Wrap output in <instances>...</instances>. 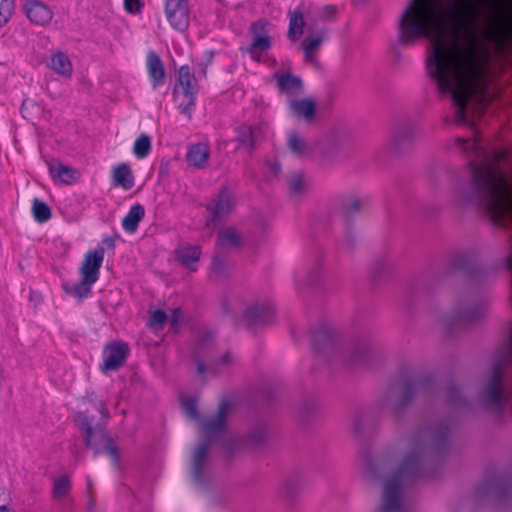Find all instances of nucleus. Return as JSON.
Listing matches in <instances>:
<instances>
[{
	"label": "nucleus",
	"mask_w": 512,
	"mask_h": 512,
	"mask_svg": "<svg viewBox=\"0 0 512 512\" xmlns=\"http://www.w3.org/2000/svg\"><path fill=\"white\" fill-rule=\"evenodd\" d=\"M398 42H430L426 67L441 94L451 97L455 119L472 124L470 111L484 108L488 46L500 42L490 0H410L398 20Z\"/></svg>",
	"instance_id": "obj_1"
},
{
	"label": "nucleus",
	"mask_w": 512,
	"mask_h": 512,
	"mask_svg": "<svg viewBox=\"0 0 512 512\" xmlns=\"http://www.w3.org/2000/svg\"><path fill=\"white\" fill-rule=\"evenodd\" d=\"M450 432V422L418 428L390 446L376 462L368 463L367 481L380 482L383 487L376 512H408L403 500L404 485L426 472L430 454L446 443Z\"/></svg>",
	"instance_id": "obj_2"
},
{
	"label": "nucleus",
	"mask_w": 512,
	"mask_h": 512,
	"mask_svg": "<svg viewBox=\"0 0 512 512\" xmlns=\"http://www.w3.org/2000/svg\"><path fill=\"white\" fill-rule=\"evenodd\" d=\"M185 415L198 422L200 442L196 445L191 457V475L196 486L204 485L209 479V445L223 438L232 437L227 431V419L232 412L233 405L229 399H222L214 414L200 419L197 402L193 398L182 401Z\"/></svg>",
	"instance_id": "obj_3"
},
{
	"label": "nucleus",
	"mask_w": 512,
	"mask_h": 512,
	"mask_svg": "<svg viewBox=\"0 0 512 512\" xmlns=\"http://www.w3.org/2000/svg\"><path fill=\"white\" fill-rule=\"evenodd\" d=\"M92 406L99 411L101 418L95 421L92 411L87 409L84 412L77 413L75 421L82 432L83 439L88 448L92 449L96 455L105 452L115 464L118 462V451L113 439L106 433L104 426L109 418V414L100 400H91Z\"/></svg>",
	"instance_id": "obj_4"
},
{
	"label": "nucleus",
	"mask_w": 512,
	"mask_h": 512,
	"mask_svg": "<svg viewBox=\"0 0 512 512\" xmlns=\"http://www.w3.org/2000/svg\"><path fill=\"white\" fill-rule=\"evenodd\" d=\"M488 304L474 291L467 290L456 298L445 322L449 325H472L484 318Z\"/></svg>",
	"instance_id": "obj_5"
},
{
	"label": "nucleus",
	"mask_w": 512,
	"mask_h": 512,
	"mask_svg": "<svg viewBox=\"0 0 512 512\" xmlns=\"http://www.w3.org/2000/svg\"><path fill=\"white\" fill-rule=\"evenodd\" d=\"M425 385L426 380L423 377L407 379L399 388H391L385 393L381 406L389 409L395 418H400Z\"/></svg>",
	"instance_id": "obj_6"
},
{
	"label": "nucleus",
	"mask_w": 512,
	"mask_h": 512,
	"mask_svg": "<svg viewBox=\"0 0 512 512\" xmlns=\"http://www.w3.org/2000/svg\"><path fill=\"white\" fill-rule=\"evenodd\" d=\"M275 315V307L271 301L266 298H253L243 303L236 319L248 328H258L271 324Z\"/></svg>",
	"instance_id": "obj_7"
},
{
	"label": "nucleus",
	"mask_w": 512,
	"mask_h": 512,
	"mask_svg": "<svg viewBox=\"0 0 512 512\" xmlns=\"http://www.w3.org/2000/svg\"><path fill=\"white\" fill-rule=\"evenodd\" d=\"M103 258L104 249L101 247L87 252L80 268V283L74 287L64 285L66 292L74 295L78 299L87 297L91 292L92 285L98 280L99 269L102 265Z\"/></svg>",
	"instance_id": "obj_8"
},
{
	"label": "nucleus",
	"mask_w": 512,
	"mask_h": 512,
	"mask_svg": "<svg viewBox=\"0 0 512 512\" xmlns=\"http://www.w3.org/2000/svg\"><path fill=\"white\" fill-rule=\"evenodd\" d=\"M178 83L179 86L174 88V98L181 113L190 119L198 90L196 78L187 65L181 66L178 70Z\"/></svg>",
	"instance_id": "obj_9"
},
{
	"label": "nucleus",
	"mask_w": 512,
	"mask_h": 512,
	"mask_svg": "<svg viewBox=\"0 0 512 512\" xmlns=\"http://www.w3.org/2000/svg\"><path fill=\"white\" fill-rule=\"evenodd\" d=\"M214 344V336L211 332L201 333L195 343L193 349V360L197 366V373L204 375L208 368L204 364L203 359L208 356ZM232 363V356L229 352H226L219 361L213 362L209 366V371L212 373H218L222 367H227Z\"/></svg>",
	"instance_id": "obj_10"
},
{
	"label": "nucleus",
	"mask_w": 512,
	"mask_h": 512,
	"mask_svg": "<svg viewBox=\"0 0 512 512\" xmlns=\"http://www.w3.org/2000/svg\"><path fill=\"white\" fill-rule=\"evenodd\" d=\"M417 133V125L413 121H404L395 125L389 140L388 150L394 155H403L409 152Z\"/></svg>",
	"instance_id": "obj_11"
},
{
	"label": "nucleus",
	"mask_w": 512,
	"mask_h": 512,
	"mask_svg": "<svg viewBox=\"0 0 512 512\" xmlns=\"http://www.w3.org/2000/svg\"><path fill=\"white\" fill-rule=\"evenodd\" d=\"M234 206L235 200L232 193L227 188H223L208 206L211 216L207 219L206 226L214 227L218 220L232 213Z\"/></svg>",
	"instance_id": "obj_12"
},
{
	"label": "nucleus",
	"mask_w": 512,
	"mask_h": 512,
	"mask_svg": "<svg viewBox=\"0 0 512 512\" xmlns=\"http://www.w3.org/2000/svg\"><path fill=\"white\" fill-rule=\"evenodd\" d=\"M267 22L257 21L251 25L252 42L243 50L249 53L252 59L260 61L262 53L267 52L271 48V37L266 30Z\"/></svg>",
	"instance_id": "obj_13"
},
{
	"label": "nucleus",
	"mask_w": 512,
	"mask_h": 512,
	"mask_svg": "<svg viewBox=\"0 0 512 512\" xmlns=\"http://www.w3.org/2000/svg\"><path fill=\"white\" fill-rule=\"evenodd\" d=\"M166 16L173 28H175L178 31L184 32L189 25V12L187 1H166Z\"/></svg>",
	"instance_id": "obj_14"
},
{
	"label": "nucleus",
	"mask_w": 512,
	"mask_h": 512,
	"mask_svg": "<svg viewBox=\"0 0 512 512\" xmlns=\"http://www.w3.org/2000/svg\"><path fill=\"white\" fill-rule=\"evenodd\" d=\"M129 349L124 343L114 342L107 345L103 351V371H113L123 365Z\"/></svg>",
	"instance_id": "obj_15"
},
{
	"label": "nucleus",
	"mask_w": 512,
	"mask_h": 512,
	"mask_svg": "<svg viewBox=\"0 0 512 512\" xmlns=\"http://www.w3.org/2000/svg\"><path fill=\"white\" fill-rule=\"evenodd\" d=\"M308 12L302 7H298L293 11H289V29L287 36L291 41H296L303 34V29L307 26L309 31H314L315 20L309 21L308 23L304 19V15Z\"/></svg>",
	"instance_id": "obj_16"
},
{
	"label": "nucleus",
	"mask_w": 512,
	"mask_h": 512,
	"mask_svg": "<svg viewBox=\"0 0 512 512\" xmlns=\"http://www.w3.org/2000/svg\"><path fill=\"white\" fill-rule=\"evenodd\" d=\"M52 498L63 507L73 504L71 496V479L68 475H61L53 479Z\"/></svg>",
	"instance_id": "obj_17"
},
{
	"label": "nucleus",
	"mask_w": 512,
	"mask_h": 512,
	"mask_svg": "<svg viewBox=\"0 0 512 512\" xmlns=\"http://www.w3.org/2000/svg\"><path fill=\"white\" fill-rule=\"evenodd\" d=\"M243 234L234 227H225L217 235V248L220 251H229L241 247Z\"/></svg>",
	"instance_id": "obj_18"
},
{
	"label": "nucleus",
	"mask_w": 512,
	"mask_h": 512,
	"mask_svg": "<svg viewBox=\"0 0 512 512\" xmlns=\"http://www.w3.org/2000/svg\"><path fill=\"white\" fill-rule=\"evenodd\" d=\"M25 12L29 20L38 25L48 24L53 17L51 9L36 0H30L25 3Z\"/></svg>",
	"instance_id": "obj_19"
},
{
	"label": "nucleus",
	"mask_w": 512,
	"mask_h": 512,
	"mask_svg": "<svg viewBox=\"0 0 512 512\" xmlns=\"http://www.w3.org/2000/svg\"><path fill=\"white\" fill-rule=\"evenodd\" d=\"M366 204V198L358 193L343 194L338 198V205L345 217L361 212Z\"/></svg>",
	"instance_id": "obj_20"
},
{
	"label": "nucleus",
	"mask_w": 512,
	"mask_h": 512,
	"mask_svg": "<svg viewBox=\"0 0 512 512\" xmlns=\"http://www.w3.org/2000/svg\"><path fill=\"white\" fill-rule=\"evenodd\" d=\"M312 345L316 352H322L330 347L337 338V332L329 325H320L312 333Z\"/></svg>",
	"instance_id": "obj_21"
},
{
	"label": "nucleus",
	"mask_w": 512,
	"mask_h": 512,
	"mask_svg": "<svg viewBox=\"0 0 512 512\" xmlns=\"http://www.w3.org/2000/svg\"><path fill=\"white\" fill-rule=\"evenodd\" d=\"M147 72L153 88L164 84L165 69L160 57L153 51H150L146 60Z\"/></svg>",
	"instance_id": "obj_22"
},
{
	"label": "nucleus",
	"mask_w": 512,
	"mask_h": 512,
	"mask_svg": "<svg viewBox=\"0 0 512 512\" xmlns=\"http://www.w3.org/2000/svg\"><path fill=\"white\" fill-rule=\"evenodd\" d=\"M289 108L294 116L310 122L315 116L316 103L310 98L292 99L289 101Z\"/></svg>",
	"instance_id": "obj_23"
},
{
	"label": "nucleus",
	"mask_w": 512,
	"mask_h": 512,
	"mask_svg": "<svg viewBox=\"0 0 512 512\" xmlns=\"http://www.w3.org/2000/svg\"><path fill=\"white\" fill-rule=\"evenodd\" d=\"M49 173L54 180L70 185L77 182L80 178V172L70 166L61 163L49 165Z\"/></svg>",
	"instance_id": "obj_24"
},
{
	"label": "nucleus",
	"mask_w": 512,
	"mask_h": 512,
	"mask_svg": "<svg viewBox=\"0 0 512 512\" xmlns=\"http://www.w3.org/2000/svg\"><path fill=\"white\" fill-rule=\"evenodd\" d=\"M277 85L282 93L296 96L302 93L303 84L299 77L291 74H275Z\"/></svg>",
	"instance_id": "obj_25"
},
{
	"label": "nucleus",
	"mask_w": 512,
	"mask_h": 512,
	"mask_svg": "<svg viewBox=\"0 0 512 512\" xmlns=\"http://www.w3.org/2000/svg\"><path fill=\"white\" fill-rule=\"evenodd\" d=\"M177 260L191 271H195L194 264L199 260L201 249L198 245L181 246L175 251Z\"/></svg>",
	"instance_id": "obj_26"
},
{
	"label": "nucleus",
	"mask_w": 512,
	"mask_h": 512,
	"mask_svg": "<svg viewBox=\"0 0 512 512\" xmlns=\"http://www.w3.org/2000/svg\"><path fill=\"white\" fill-rule=\"evenodd\" d=\"M210 155L208 145L204 143H197L192 145L186 155L187 163L195 168H203Z\"/></svg>",
	"instance_id": "obj_27"
},
{
	"label": "nucleus",
	"mask_w": 512,
	"mask_h": 512,
	"mask_svg": "<svg viewBox=\"0 0 512 512\" xmlns=\"http://www.w3.org/2000/svg\"><path fill=\"white\" fill-rule=\"evenodd\" d=\"M476 260L477 255L473 250H460L451 255L449 266L454 270H467L475 264Z\"/></svg>",
	"instance_id": "obj_28"
},
{
	"label": "nucleus",
	"mask_w": 512,
	"mask_h": 512,
	"mask_svg": "<svg viewBox=\"0 0 512 512\" xmlns=\"http://www.w3.org/2000/svg\"><path fill=\"white\" fill-rule=\"evenodd\" d=\"M288 192L293 198L303 197L308 190V181L302 172H294L287 179Z\"/></svg>",
	"instance_id": "obj_29"
},
{
	"label": "nucleus",
	"mask_w": 512,
	"mask_h": 512,
	"mask_svg": "<svg viewBox=\"0 0 512 512\" xmlns=\"http://www.w3.org/2000/svg\"><path fill=\"white\" fill-rule=\"evenodd\" d=\"M287 147L297 157H303L310 151L306 139L296 131H290L287 136Z\"/></svg>",
	"instance_id": "obj_30"
},
{
	"label": "nucleus",
	"mask_w": 512,
	"mask_h": 512,
	"mask_svg": "<svg viewBox=\"0 0 512 512\" xmlns=\"http://www.w3.org/2000/svg\"><path fill=\"white\" fill-rule=\"evenodd\" d=\"M145 211L142 205H133L126 216L122 220V226L128 233H133L137 230L139 222L143 219Z\"/></svg>",
	"instance_id": "obj_31"
},
{
	"label": "nucleus",
	"mask_w": 512,
	"mask_h": 512,
	"mask_svg": "<svg viewBox=\"0 0 512 512\" xmlns=\"http://www.w3.org/2000/svg\"><path fill=\"white\" fill-rule=\"evenodd\" d=\"M112 178L117 186L128 190L134 185V177L128 165L120 164L114 168Z\"/></svg>",
	"instance_id": "obj_32"
},
{
	"label": "nucleus",
	"mask_w": 512,
	"mask_h": 512,
	"mask_svg": "<svg viewBox=\"0 0 512 512\" xmlns=\"http://www.w3.org/2000/svg\"><path fill=\"white\" fill-rule=\"evenodd\" d=\"M259 137V129L252 126H241L238 129L237 140L247 150L256 147Z\"/></svg>",
	"instance_id": "obj_33"
},
{
	"label": "nucleus",
	"mask_w": 512,
	"mask_h": 512,
	"mask_svg": "<svg viewBox=\"0 0 512 512\" xmlns=\"http://www.w3.org/2000/svg\"><path fill=\"white\" fill-rule=\"evenodd\" d=\"M51 69L65 77H70L72 74V64L68 56L63 52H56L51 57Z\"/></svg>",
	"instance_id": "obj_34"
},
{
	"label": "nucleus",
	"mask_w": 512,
	"mask_h": 512,
	"mask_svg": "<svg viewBox=\"0 0 512 512\" xmlns=\"http://www.w3.org/2000/svg\"><path fill=\"white\" fill-rule=\"evenodd\" d=\"M326 36V29H320L307 36L302 42L304 52L316 51L321 46Z\"/></svg>",
	"instance_id": "obj_35"
},
{
	"label": "nucleus",
	"mask_w": 512,
	"mask_h": 512,
	"mask_svg": "<svg viewBox=\"0 0 512 512\" xmlns=\"http://www.w3.org/2000/svg\"><path fill=\"white\" fill-rule=\"evenodd\" d=\"M32 213L34 219L39 223L47 222L51 218V210L49 206L37 198L33 200Z\"/></svg>",
	"instance_id": "obj_36"
},
{
	"label": "nucleus",
	"mask_w": 512,
	"mask_h": 512,
	"mask_svg": "<svg viewBox=\"0 0 512 512\" xmlns=\"http://www.w3.org/2000/svg\"><path fill=\"white\" fill-rule=\"evenodd\" d=\"M151 151V139L146 134H141L134 142L133 153L138 159L145 158Z\"/></svg>",
	"instance_id": "obj_37"
},
{
	"label": "nucleus",
	"mask_w": 512,
	"mask_h": 512,
	"mask_svg": "<svg viewBox=\"0 0 512 512\" xmlns=\"http://www.w3.org/2000/svg\"><path fill=\"white\" fill-rule=\"evenodd\" d=\"M270 434V428L267 424L256 425L249 433V441L254 445L263 443Z\"/></svg>",
	"instance_id": "obj_38"
},
{
	"label": "nucleus",
	"mask_w": 512,
	"mask_h": 512,
	"mask_svg": "<svg viewBox=\"0 0 512 512\" xmlns=\"http://www.w3.org/2000/svg\"><path fill=\"white\" fill-rule=\"evenodd\" d=\"M371 350V343L367 339H358L351 347V354L355 360L365 358Z\"/></svg>",
	"instance_id": "obj_39"
},
{
	"label": "nucleus",
	"mask_w": 512,
	"mask_h": 512,
	"mask_svg": "<svg viewBox=\"0 0 512 512\" xmlns=\"http://www.w3.org/2000/svg\"><path fill=\"white\" fill-rule=\"evenodd\" d=\"M228 274V264L225 261L215 257L211 265V277L215 280H219L227 277Z\"/></svg>",
	"instance_id": "obj_40"
},
{
	"label": "nucleus",
	"mask_w": 512,
	"mask_h": 512,
	"mask_svg": "<svg viewBox=\"0 0 512 512\" xmlns=\"http://www.w3.org/2000/svg\"><path fill=\"white\" fill-rule=\"evenodd\" d=\"M14 11L13 0H0V27L6 24Z\"/></svg>",
	"instance_id": "obj_41"
},
{
	"label": "nucleus",
	"mask_w": 512,
	"mask_h": 512,
	"mask_svg": "<svg viewBox=\"0 0 512 512\" xmlns=\"http://www.w3.org/2000/svg\"><path fill=\"white\" fill-rule=\"evenodd\" d=\"M446 397L449 403L456 407H461L465 403V400L463 399L458 387L456 386H450L447 388Z\"/></svg>",
	"instance_id": "obj_42"
},
{
	"label": "nucleus",
	"mask_w": 512,
	"mask_h": 512,
	"mask_svg": "<svg viewBox=\"0 0 512 512\" xmlns=\"http://www.w3.org/2000/svg\"><path fill=\"white\" fill-rule=\"evenodd\" d=\"M318 411V404L315 401H305L300 406V415L304 420L309 419Z\"/></svg>",
	"instance_id": "obj_43"
},
{
	"label": "nucleus",
	"mask_w": 512,
	"mask_h": 512,
	"mask_svg": "<svg viewBox=\"0 0 512 512\" xmlns=\"http://www.w3.org/2000/svg\"><path fill=\"white\" fill-rule=\"evenodd\" d=\"M167 319L168 315L163 310H155L150 315L149 324L153 327L161 326Z\"/></svg>",
	"instance_id": "obj_44"
},
{
	"label": "nucleus",
	"mask_w": 512,
	"mask_h": 512,
	"mask_svg": "<svg viewBox=\"0 0 512 512\" xmlns=\"http://www.w3.org/2000/svg\"><path fill=\"white\" fill-rule=\"evenodd\" d=\"M181 319H182V312L180 309H173L171 314L168 316V319L171 323V326L176 329L180 322H181Z\"/></svg>",
	"instance_id": "obj_45"
},
{
	"label": "nucleus",
	"mask_w": 512,
	"mask_h": 512,
	"mask_svg": "<svg viewBox=\"0 0 512 512\" xmlns=\"http://www.w3.org/2000/svg\"><path fill=\"white\" fill-rule=\"evenodd\" d=\"M125 9L130 13H136L140 10V0H124Z\"/></svg>",
	"instance_id": "obj_46"
},
{
	"label": "nucleus",
	"mask_w": 512,
	"mask_h": 512,
	"mask_svg": "<svg viewBox=\"0 0 512 512\" xmlns=\"http://www.w3.org/2000/svg\"><path fill=\"white\" fill-rule=\"evenodd\" d=\"M267 166L269 167V170L273 176L277 177L280 174L281 165L277 160L267 161Z\"/></svg>",
	"instance_id": "obj_47"
},
{
	"label": "nucleus",
	"mask_w": 512,
	"mask_h": 512,
	"mask_svg": "<svg viewBox=\"0 0 512 512\" xmlns=\"http://www.w3.org/2000/svg\"><path fill=\"white\" fill-rule=\"evenodd\" d=\"M336 8L332 5H326L323 7L321 17L323 19H329L335 14Z\"/></svg>",
	"instance_id": "obj_48"
},
{
	"label": "nucleus",
	"mask_w": 512,
	"mask_h": 512,
	"mask_svg": "<svg viewBox=\"0 0 512 512\" xmlns=\"http://www.w3.org/2000/svg\"><path fill=\"white\" fill-rule=\"evenodd\" d=\"M221 309L225 314H233L234 312L232 304L226 299L222 301Z\"/></svg>",
	"instance_id": "obj_49"
},
{
	"label": "nucleus",
	"mask_w": 512,
	"mask_h": 512,
	"mask_svg": "<svg viewBox=\"0 0 512 512\" xmlns=\"http://www.w3.org/2000/svg\"><path fill=\"white\" fill-rule=\"evenodd\" d=\"M321 266H322V265H321L320 263H318V264H317V265H316V266L311 270V272H310V277H311V279H312V280H316V279H317V275H316V273H317L318 271H320Z\"/></svg>",
	"instance_id": "obj_50"
},
{
	"label": "nucleus",
	"mask_w": 512,
	"mask_h": 512,
	"mask_svg": "<svg viewBox=\"0 0 512 512\" xmlns=\"http://www.w3.org/2000/svg\"><path fill=\"white\" fill-rule=\"evenodd\" d=\"M103 243L109 248L114 247V239L111 237L104 238Z\"/></svg>",
	"instance_id": "obj_51"
},
{
	"label": "nucleus",
	"mask_w": 512,
	"mask_h": 512,
	"mask_svg": "<svg viewBox=\"0 0 512 512\" xmlns=\"http://www.w3.org/2000/svg\"><path fill=\"white\" fill-rule=\"evenodd\" d=\"M304 53H305L306 61H308V62H313L314 61L313 51L304 52Z\"/></svg>",
	"instance_id": "obj_52"
},
{
	"label": "nucleus",
	"mask_w": 512,
	"mask_h": 512,
	"mask_svg": "<svg viewBox=\"0 0 512 512\" xmlns=\"http://www.w3.org/2000/svg\"><path fill=\"white\" fill-rule=\"evenodd\" d=\"M206 70H207V66L206 65H201V69L199 71V74L202 75L203 77L206 76Z\"/></svg>",
	"instance_id": "obj_53"
}]
</instances>
